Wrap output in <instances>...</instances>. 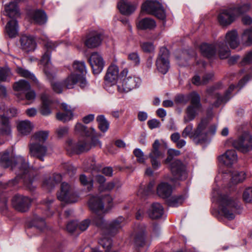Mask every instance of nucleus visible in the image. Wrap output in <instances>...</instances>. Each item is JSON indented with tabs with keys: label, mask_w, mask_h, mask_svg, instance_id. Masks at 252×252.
Returning <instances> with one entry per match:
<instances>
[{
	"label": "nucleus",
	"mask_w": 252,
	"mask_h": 252,
	"mask_svg": "<svg viewBox=\"0 0 252 252\" xmlns=\"http://www.w3.org/2000/svg\"><path fill=\"white\" fill-rule=\"evenodd\" d=\"M33 128V124L29 121H21L17 126L19 132L23 135H28L31 133Z\"/></svg>",
	"instance_id": "72a5a7b5"
},
{
	"label": "nucleus",
	"mask_w": 252,
	"mask_h": 252,
	"mask_svg": "<svg viewBox=\"0 0 252 252\" xmlns=\"http://www.w3.org/2000/svg\"><path fill=\"white\" fill-rule=\"evenodd\" d=\"M15 95L19 100L26 99L28 101L26 103L27 104H30L32 103L36 97V94L34 91L31 89L23 94L16 93Z\"/></svg>",
	"instance_id": "e433bc0d"
},
{
	"label": "nucleus",
	"mask_w": 252,
	"mask_h": 252,
	"mask_svg": "<svg viewBox=\"0 0 252 252\" xmlns=\"http://www.w3.org/2000/svg\"><path fill=\"white\" fill-rule=\"evenodd\" d=\"M75 129L76 131L87 137L93 136L95 133V129L93 127L87 128V126L79 123H77L75 125Z\"/></svg>",
	"instance_id": "a19ab883"
},
{
	"label": "nucleus",
	"mask_w": 252,
	"mask_h": 252,
	"mask_svg": "<svg viewBox=\"0 0 252 252\" xmlns=\"http://www.w3.org/2000/svg\"><path fill=\"white\" fill-rule=\"evenodd\" d=\"M243 44L246 46L252 45V29L245 30L241 36Z\"/></svg>",
	"instance_id": "49530a36"
},
{
	"label": "nucleus",
	"mask_w": 252,
	"mask_h": 252,
	"mask_svg": "<svg viewBox=\"0 0 252 252\" xmlns=\"http://www.w3.org/2000/svg\"><path fill=\"white\" fill-rule=\"evenodd\" d=\"M57 197L60 201L73 203L77 201L79 196L74 192L73 186L63 182L62 184L61 191L58 194Z\"/></svg>",
	"instance_id": "ddd939ff"
},
{
	"label": "nucleus",
	"mask_w": 252,
	"mask_h": 252,
	"mask_svg": "<svg viewBox=\"0 0 252 252\" xmlns=\"http://www.w3.org/2000/svg\"><path fill=\"white\" fill-rule=\"evenodd\" d=\"M44 220V217H41L36 215L33 220L34 227L39 229L40 230H43V229L45 227V222Z\"/></svg>",
	"instance_id": "5fc2aeb1"
},
{
	"label": "nucleus",
	"mask_w": 252,
	"mask_h": 252,
	"mask_svg": "<svg viewBox=\"0 0 252 252\" xmlns=\"http://www.w3.org/2000/svg\"><path fill=\"white\" fill-rule=\"evenodd\" d=\"M89 63L94 74L101 72L104 65V62L101 56L97 53H93L89 58Z\"/></svg>",
	"instance_id": "4be33fe9"
},
{
	"label": "nucleus",
	"mask_w": 252,
	"mask_h": 252,
	"mask_svg": "<svg viewBox=\"0 0 252 252\" xmlns=\"http://www.w3.org/2000/svg\"><path fill=\"white\" fill-rule=\"evenodd\" d=\"M155 185V181H152L149 183L146 188L143 187H141L138 191L137 195L141 198H145V197L152 194Z\"/></svg>",
	"instance_id": "79ce46f5"
},
{
	"label": "nucleus",
	"mask_w": 252,
	"mask_h": 252,
	"mask_svg": "<svg viewBox=\"0 0 252 252\" xmlns=\"http://www.w3.org/2000/svg\"><path fill=\"white\" fill-rule=\"evenodd\" d=\"M62 180V176L60 174H54L52 176L44 178L42 187L46 189L51 190L58 184Z\"/></svg>",
	"instance_id": "cd10ccee"
},
{
	"label": "nucleus",
	"mask_w": 252,
	"mask_h": 252,
	"mask_svg": "<svg viewBox=\"0 0 252 252\" xmlns=\"http://www.w3.org/2000/svg\"><path fill=\"white\" fill-rule=\"evenodd\" d=\"M246 178V173L243 171H235L231 174V182L233 184L242 182L245 180Z\"/></svg>",
	"instance_id": "de8ad7c7"
},
{
	"label": "nucleus",
	"mask_w": 252,
	"mask_h": 252,
	"mask_svg": "<svg viewBox=\"0 0 252 252\" xmlns=\"http://www.w3.org/2000/svg\"><path fill=\"white\" fill-rule=\"evenodd\" d=\"M31 201V199L28 197L17 195L14 197L12 205L17 210L26 212L29 209Z\"/></svg>",
	"instance_id": "412c9836"
},
{
	"label": "nucleus",
	"mask_w": 252,
	"mask_h": 252,
	"mask_svg": "<svg viewBox=\"0 0 252 252\" xmlns=\"http://www.w3.org/2000/svg\"><path fill=\"white\" fill-rule=\"evenodd\" d=\"M216 129V126L210 125L209 119L203 118L194 131H192L193 125H188L183 130L182 135L184 138L189 136L196 145L203 144L209 141L210 135H214Z\"/></svg>",
	"instance_id": "7ed1b4c3"
},
{
	"label": "nucleus",
	"mask_w": 252,
	"mask_h": 252,
	"mask_svg": "<svg viewBox=\"0 0 252 252\" xmlns=\"http://www.w3.org/2000/svg\"><path fill=\"white\" fill-rule=\"evenodd\" d=\"M65 148L68 154H80L87 152L92 148L90 142L87 138L79 140L77 142L71 139H68L65 144Z\"/></svg>",
	"instance_id": "9b49d317"
},
{
	"label": "nucleus",
	"mask_w": 252,
	"mask_h": 252,
	"mask_svg": "<svg viewBox=\"0 0 252 252\" xmlns=\"http://www.w3.org/2000/svg\"><path fill=\"white\" fill-rule=\"evenodd\" d=\"M79 179L82 185L87 186L89 191L92 189L94 185V181L92 179H88L84 174H82L80 176Z\"/></svg>",
	"instance_id": "864d4df0"
},
{
	"label": "nucleus",
	"mask_w": 252,
	"mask_h": 252,
	"mask_svg": "<svg viewBox=\"0 0 252 252\" xmlns=\"http://www.w3.org/2000/svg\"><path fill=\"white\" fill-rule=\"evenodd\" d=\"M133 154L136 158L137 162L140 163H143L145 161V158L142 150L139 148H136L133 151Z\"/></svg>",
	"instance_id": "bf43d9fd"
},
{
	"label": "nucleus",
	"mask_w": 252,
	"mask_h": 252,
	"mask_svg": "<svg viewBox=\"0 0 252 252\" xmlns=\"http://www.w3.org/2000/svg\"><path fill=\"white\" fill-rule=\"evenodd\" d=\"M41 105L39 108V112L43 116H48L52 113L51 104L53 101L49 96L44 93L41 94Z\"/></svg>",
	"instance_id": "a878e982"
},
{
	"label": "nucleus",
	"mask_w": 252,
	"mask_h": 252,
	"mask_svg": "<svg viewBox=\"0 0 252 252\" xmlns=\"http://www.w3.org/2000/svg\"><path fill=\"white\" fill-rule=\"evenodd\" d=\"M68 128L67 126L59 127L56 130V133L59 138H62L67 134Z\"/></svg>",
	"instance_id": "338daca9"
},
{
	"label": "nucleus",
	"mask_w": 252,
	"mask_h": 252,
	"mask_svg": "<svg viewBox=\"0 0 252 252\" xmlns=\"http://www.w3.org/2000/svg\"><path fill=\"white\" fill-rule=\"evenodd\" d=\"M98 122V127L102 132H106L109 126L108 122L106 120L103 115H99L96 118Z\"/></svg>",
	"instance_id": "09e8293b"
},
{
	"label": "nucleus",
	"mask_w": 252,
	"mask_h": 252,
	"mask_svg": "<svg viewBox=\"0 0 252 252\" xmlns=\"http://www.w3.org/2000/svg\"><path fill=\"white\" fill-rule=\"evenodd\" d=\"M141 83V79L135 76H126L122 81L121 85L117 86L118 91L120 93H127L138 87Z\"/></svg>",
	"instance_id": "f3484780"
},
{
	"label": "nucleus",
	"mask_w": 252,
	"mask_h": 252,
	"mask_svg": "<svg viewBox=\"0 0 252 252\" xmlns=\"http://www.w3.org/2000/svg\"><path fill=\"white\" fill-rule=\"evenodd\" d=\"M11 133V127L7 117L0 115V134L9 135Z\"/></svg>",
	"instance_id": "58836bf2"
},
{
	"label": "nucleus",
	"mask_w": 252,
	"mask_h": 252,
	"mask_svg": "<svg viewBox=\"0 0 252 252\" xmlns=\"http://www.w3.org/2000/svg\"><path fill=\"white\" fill-rule=\"evenodd\" d=\"M101 40V35L100 33H94L88 37L85 44L89 48H95L100 44Z\"/></svg>",
	"instance_id": "7c9ffc66"
},
{
	"label": "nucleus",
	"mask_w": 252,
	"mask_h": 252,
	"mask_svg": "<svg viewBox=\"0 0 252 252\" xmlns=\"http://www.w3.org/2000/svg\"><path fill=\"white\" fill-rule=\"evenodd\" d=\"M10 74V70L8 67L0 69V82L5 81Z\"/></svg>",
	"instance_id": "e2e57ef3"
},
{
	"label": "nucleus",
	"mask_w": 252,
	"mask_h": 252,
	"mask_svg": "<svg viewBox=\"0 0 252 252\" xmlns=\"http://www.w3.org/2000/svg\"><path fill=\"white\" fill-rule=\"evenodd\" d=\"M29 154L31 157L36 158L41 161L47 155V148L42 144L34 142H30L29 144Z\"/></svg>",
	"instance_id": "aec40b11"
},
{
	"label": "nucleus",
	"mask_w": 252,
	"mask_h": 252,
	"mask_svg": "<svg viewBox=\"0 0 252 252\" xmlns=\"http://www.w3.org/2000/svg\"><path fill=\"white\" fill-rule=\"evenodd\" d=\"M251 63H252V50L246 53L241 62L242 65Z\"/></svg>",
	"instance_id": "680f3d73"
},
{
	"label": "nucleus",
	"mask_w": 252,
	"mask_h": 252,
	"mask_svg": "<svg viewBox=\"0 0 252 252\" xmlns=\"http://www.w3.org/2000/svg\"><path fill=\"white\" fill-rule=\"evenodd\" d=\"M0 164L4 168L11 167V169L14 170L17 175L16 178L8 182V186L11 187L16 185L19 182L18 178L20 177L24 178V184L30 190L33 189L34 187L32 185V181L28 175L29 166L23 157L17 156L14 162H12L9 159L8 153H5L1 157Z\"/></svg>",
	"instance_id": "f03ea898"
},
{
	"label": "nucleus",
	"mask_w": 252,
	"mask_h": 252,
	"mask_svg": "<svg viewBox=\"0 0 252 252\" xmlns=\"http://www.w3.org/2000/svg\"><path fill=\"white\" fill-rule=\"evenodd\" d=\"M122 186V183L118 179H115L113 180L107 182L104 185L99 186L98 190L100 191H111L114 188L120 189Z\"/></svg>",
	"instance_id": "f704fd0d"
},
{
	"label": "nucleus",
	"mask_w": 252,
	"mask_h": 252,
	"mask_svg": "<svg viewBox=\"0 0 252 252\" xmlns=\"http://www.w3.org/2000/svg\"><path fill=\"white\" fill-rule=\"evenodd\" d=\"M170 170L173 176L171 181L184 180L187 177L185 167L183 163L179 160L174 159L170 164Z\"/></svg>",
	"instance_id": "6ab92c4d"
},
{
	"label": "nucleus",
	"mask_w": 252,
	"mask_h": 252,
	"mask_svg": "<svg viewBox=\"0 0 252 252\" xmlns=\"http://www.w3.org/2000/svg\"><path fill=\"white\" fill-rule=\"evenodd\" d=\"M77 83H79L81 88H85L87 85L85 77L72 73L63 81L64 87L68 89H73Z\"/></svg>",
	"instance_id": "a211bd4d"
},
{
	"label": "nucleus",
	"mask_w": 252,
	"mask_h": 252,
	"mask_svg": "<svg viewBox=\"0 0 252 252\" xmlns=\"http://www.w3.org/2000/svg\"><path fill=\"white\" fill-rule=\"evenodd\" d=\"M147 124L151 129H154L157 127H159L160 126V122L158 120L155 119L149 120L147 122Z\"/></svg>",
	"instance_id": "774afa93"
},
{
	"label": "nucleus",
	"mask_w": 252,
	"mask_h": 252,
	"mask_svg": "<svg viewBox=\"0 0 252 252\" xmlns=\"http://www.w3.org/2000/svg\"><path fill=\"white\" fill-rule=\"evenodd\" d=\"M169 57V51L164 47H161L157 60L156 66L158 70L163 74H165L170 68Z\"/></svg>",
	"instance_id": "dca6fc26"
},
{
	"label": "nucleus",
	"mask_w": 252,
	"mask_h": 252,
	"mask_svg": "<svg viewBox=\"0 0 252 252\" xmlns=\"http://www.w3.org/2000/svg\"><path fill=\"white\" fill-rule=\"evenodd\" d=\"M160 143L158 140H156L152 146V149L149 154V158L160 157L162 156V153L159 151Z\"/></svg>",
	"instance_id": "8fccbe9b"
},
{
	"label": "nucleus",
	"mask_w": 252,
	"mask_h": 252,
	"mask_svg": "<svg viewBox=\"0 0 252 252\" xmlns=\"http://www.w3.org/2000/svg\"><path fill=\"white\" fill-rule=\"evenodd\" d=\"M232 144L235 148L243 153H247L252 150V136L249 132H244Z\"/></svg>",
	"instance_id": "4468645a"
},
{
	"label": "nucleus",
	"mask_w": 252,
	"mask_h": 252,
	"mask_svg": "<svg viewBox=\"0 0 252 252\" xmlns=\"http://www.w3.org/2000/svg\"><path fill=\"white\" fill-rule=\"evenodd\" d=\"M16 70L17 72L21 76L31 79L37 85V87H41L35 76L28 70L24 69L21 67H18L17 68Z\"/></svg>",
	"instance_id": "a18cd8bd"
},
{
	"label": "nucleus",
	"mask_w": 252,
	"mask_h": 252,
	"mask_svg": "<svg viewBox=\"0 0 252 252\" xmlns=\"http://www.w3.org/2000/svg\"><path fill=\"white\" fill-rule=\"evenodd\" d=\"M221 86V84L218 83L208 88L206 90L207 97L208 98L212 97L216 99L214 103L215 107H219L221 103L227 102L231 97L232 95L231 94L235 88L234 85H231L225 92L224 95L222 96L218 92V90H219Z\"/></svg>",
	"instance_id": "9d476101"
},
{
	"label": "nucleus",
	"mask_w": 252,
	"mask_h": 252,
	"mask_svg": "<svg viewBox=\"0 0 252 252\" xmlns=\"http://www.w3.org/2000/svg\"><path fill=\"white\" fill-rule=\"evenodd\" d=\"M145 231L144 226L138 225L131 234V236L133 239L136 246L138 248L146 247L147 249L151 245V241L145 238Z\"/></svg>",
	"instance_id": "2eb2a0df"
},
{
	"label": "nucleus",
	"mask_w": 252,
	"mask_h": 252,
	"mask_svg": "<svg viewBox=\"0 0 252 252\" xmlns=\"http://www.w3.org/2000/svg\"><path fill=\"white\" fill-rule=\"evenodd\" d=\"M172 191L171 186L165 182L160 183L157 189L158 194L163 198L168 197L171 195Z\"/></svg>",
	"instance_id": "2f4dec72"
},
{
	"label": "nucleus",
	"mask_w": 252,
	"mask_h": 252,
	"mask_svg": "<svg viewBox=\"0 0 252 252\" xmlns=\"http://www.w3.org/2000/svg\"><path fill=\"white\" fill-rule=\"evenodd\" d=\"M168 157L165 160L166 164H169L172 160L174 156H179L180 154V152L178 150L174 149H169L168 151Z\"/></svg>",
	"instance_id": "052dcab7"
},
{
	"label": "nucleus",
	"mask_w": 252,
	"mask_h": 252,
	"mask_svg": "<svg viewBox=\"0 0 252 252\" xmlns=\"http://www.w3.org/2000/svg\"><path fill=\"white\" fill-rule=\"evenodd\" d=\"M49 136L48 130H40L35 132L31 137L30 142H34L40 144L45 142Z\"/></svg>",
	"instance_id": "c9c22d12"
},
{
	"label": "nucleus",
	"mask_w": 252,
	"mask_h": 252,
	"mask_svg": "<svg viewBox=\"0 0 252 252\" xmlns=\"http://www.w3.org/2000/svg\"><path fill=\"white\" fill-rule=\"evenodd\" d=\"M5 14L9 17L12 18L7 24L5 27V31L8 36L13 38L18 34V24L17 21L13 18H16L20 15L19 10L16 2H11L8 5L5 7Z\"/></svg>",
	"instance_id": "1a4fd4ad"
},
{
	"label": "nucleus",
	"mask_w": 252,
	"mask_h": 252,
	"mask_svg": "<svg viewBox=\"0 0 252 252\" xmlns=\"http://www.w3.org/2000/svg\"><path fill=\"white\" fill-rule=\"evenodd\" d=\"M29 16L35 23L38 25H43L46 23L47 17L45 12L41 10H33L29 13Z\"/></svg>",
	"instance_id": "c85d7f7f"
},
{
	"label": "nucleus",
	"mask_w": 252,
	"mask_h": 252,
	"mask_svg": "<svg viewBox=\"0 0 252 252\" xmlns=\"http://www.w3.org/2000/svg\"><path fill=\"white\" fill-rule=\"evenodd\" d=\"M156 26L155 21L148 18H144L138 22L137 27L140 30L152 29Z\"/></svg>",
	"instance_id": "ea45409f"
},
{
	"label": "nucleus",
	"mask_w": 252,
	"mask_h": 252,
	"mask_svg": "<svg viewBox=\"0 0 252 252\" xmlns=\"http://www.w3.org/2000/svg\"><path fill=\"white\" fill-rule=\"evenodd\" d=\"M220 163L227 166L230 167L237 160V155L234 150H227L226 152L220 156L218 158Z\"/></svg>",
	"instance_id": "5701e85b"
},
{
	"label": "nucleus",
	"mask_w": 252,
	"mask_h": 252,
	"mask_svg": "<svg viewBox=\"0 0 252 252\" xmlns=\"http://www.w3.org/2000/svg\"><path fill=\"white\" fill-rule=\"evenodd\" d=\"M73 117V113L67 112H58L56 114V118L63 123L67 122L71 120Z\"/></svg>",
	"instance_id": "3c124183"
},
{
	"label": "nucleus",
	"mask_w": 252,
	"mask_h": 252,
	"mask_svg": "<svg viewBox=\"0 0 252 252\" xmlns=\"http://www.w3.org/2000/svg\"><path fill=\"white\" fill-rule=\"evenodd\" d=\"M184 198L182 196H173L168 200V204L171 207H177L182 204L183 202Z\"/></svg>",
	"instance_id": "603ef678"
},
{
	"label": "nucleus",
	"mask_w": 252,
	"mask_h": 252,
	"mask_svg": "<svg viewBox=\"0 0 252 252\" xmlns=\"http://www.w3.org/2000/svg\"><path fill=\"white\" fill-rule=\"evenodd\" d=\"M163 213V207L158 203H154L148 211L149 217L153 219L160 218Z\"/></svg>",
	"instance_id": "473e14b6"
},
{
	"label": "nucleus",
	"mask_w": 252,
	"mask_h": 252,
	"mask_svg": "<svg viewBox=\"0 0 252 252\" xmlns=\"http://www.w3.org/2000/svg\"><path fill=\"white\" fill-rule=\"evenodd\" d=\"M202 55L208 59H212L218 54L220 59L227 58L230 55V51L223 42L218 41L214 44L203 43L200 46Z\"/></svg>",
	"instance_id": "0eeeda50"
},
{
	"label": "nucleus",
	"mask_w": 252,
	"mask_h": 252,
	"mask_svg": "<svg viewBox=\"0 0 252 252\" xmlns=\"http://www.w3.org/2000/svg\"><path fill=\"white\" fill-rule=\"evenodd\" d=\"M85 166L87 169L91 170L93 172H98L101 169V166L99 164H96L94 157L88 158L85 163Z\"/></svg>",
	"instance_id": "37998d69"
},
{
	"label": "nucleus",
	"mask_w": 252,
	"mask_h": 252,
	"mask_svg": "<svg viewBox=\"0 0 252 252\" xmlns=\"http://www.w3.org/2000/svg\"><path fill=\"white\" fill-rule=\"evenodd\" d=\"M72 67L73 71L77 73L76 74L85 77L86 73V68L84 62L74 61L72 64Z\"/></svg>",
	"instance_id": "c03bdc74"
},
{
	"label": "nucleus",
	"mask_w": 252,
	"mask_h": 252,
	"mask_svg": "<svg viewBox=\"0 0 252 252\" xmlns=\"http://www.w3.org/2000/svg\"><path fill=\"white\" fill-rule=\"evenodd\" d=\"M188 98L190 104L185 109L184 122L186 124L193 120L202 110V104L200 97L196 92H192L189 94Z\"/></svg>",
	"instance_id": "6e6552de"
},
{
	"label": "nucleus",
	"mask_w": 252,
	"mask_h": 252,
	"mask_svg": "<svg viewBox=\"0 0 252 252\" xmlns=\"http://www.w3.org/2000/svg\"><path fill=\"white\" fill-rule=\"evenodd\" d=\"M99 243L103 249H105V252H108L112 245V241L109 238L103 237L99 240Z\"/></svg>",
	"instance_id": "6e6d98bb"
},
{
	"label": "nucleus",
	"mask_w": 252,
	"mask_h": 252,
	"mask_svg": "<svg viewBox=\"0 0 252 252\" xmlns=\"http://www.w3.org/2000/svg\"><path fill=\"white\" fill-rule=\"evenodd\" d=\"M118 67L115 64H111L108 67L105 77L106 84L110 86L115 85L118 80Z\"/></svg>",
	"instance_id": "b1692460"
},
{
	"label": "nucleus",
	"mask_w": 252,
	"mask_h": 252,
	"mask_svg": "<svg viewBox=\"0 0 252 252\" xmlns=\"http://www.w3.org/2000/svg\"><path fill=\"white\" fill-rule=\"evenodd\" d=\"M250 8L248 4L241 6H231L222 9L218 15V21L220 25L227 26L233 22L241 14L247 12Z\"/></svg>",
	"instance_id": "423d86ee"
},
{
	"label": "nucleus",
	"mask_w": 252,
	"mask_h": 252,
	"mask_svg": "<svg viewBox=\"0 0 252 252\" xmlns=\"http://www.w3.org/2000/svg\"><path fill=\"white\" fill-rule=\"evenodd\" d=\"M243 200L247 203H252V187L245 189L243 194Z\"/></svg>",
	"instance_id": "13d9d810"
},
{
	"label": "nucleus",
	"mask_w": 252,
	"mask_h": 252,
	"mask_svg": "<svg viewBox=\"0 0 252 252\" xmlns=\"http://www.w3.org/2000/svg\"><path fill=\"white\" fill-rule=\"evenodd\" d=\"M220 41L223 42L228 48L227 44L229 45L231 48L235 49L240 43L237 32L236 30H231L228 32L226 33L225 40Z\"/></svg>",
	"instance_id": "393cba45"
},
{
	"label": "nucleus",
	"mask_w": 252,
	"mask_h": 252,
	"mask_svg": "<svg viewBox=\"0 0 252 252\" xmlns=\"http://www.w3.org/2000/svg\"><path fill=\"white\" fill-rule=\"evenodd\" d=\"M13 89L17 93L23 94L31 89L29 83L25 80H20L15 82L13 86Z\"/></svg>",
	"instance_id": "4c0bfd02"
},
{
	"label": "nucleus",
	"mask_w": 252,
	"mask_h": 252,
	"mask_svg": "<svg viewBox=\"0 0 252 252\" xmlns=\"http://www.w3.org/2000/svg\"><path fill=\"white\" fill-rule=\"evenodd\" d=\"M88 205L90 209L95 213L92 220L95 225L102 229L106 227L108 233L112 235L116 234L122 229L125 223V219L123 217L114 219L107 224L105 223L103 217L98 214L99 213H106L113 207V198L109 194L92 197L88 202Z\"/></svg>",
	"instance_id": "f257e3e1"
},
{
	"label": "nucleus",
	"mask_w": 252,
	"mask_h": 252,
	"mask_svg": "<svg viewBox=\"0 0 252 252\" xmlns=\"http://www.w3.org/2000/svg\"><path fill=\"white\" fill-rule=\"evenodd\" d=\"M120 12L125 15H130L133 13L137 8V5L132 3L127 0H121L117 5Z\"/></svg>",
	"instance_id": "bb28decb"
},
{
	"label": "nucleus",
	"mask_w": 252,
	"mask_h": 252,
	"mask_svg": "<svg viewBox=\"0 0 252 252\" xmlns=\"http://www.w3.org/2000/svg\"><path fill=\"white\" fill-rule=\"evenodd\" d=\"M78 223L76 221H72L68 222L66 225V230L70 233H73L77 229Z\"/></svg>",
	"instance_id": "69168bd1"
},
{
	"label": "nucleus",
	"mask_w": 252,
	"mask_h": 252,
	"mask_svg": "<svg viewBox=\"0 0 252 252\" xmlns=\"http://www.w3.org/2000/svg\"><path fill=\"white\" fill-rule=\"evenodd\" d=\"M53 200L52 199H48L46 200L43 201V208L46 209V210L43 212V214L47 217L52 216L53 213L49 210V205L53 202Z\"/></svg>",
	"instance_id": "4d7b16f0"
},
{
	"label": "nucleus",
	"mask_w": 252,
	"mask_h": 252,
	"mask_svg": "<svg viewBox=\"0 0 252 252\" xmlns=\"http://www.w3.org/2000/svg\"><path fill=\"white\" fill-rule=\"evenodd\" d=\"M144 12L153 14L158 19L164 20L166 17L165 12L161 4L157 0H147L141 6V13Z\"/></svg>",
	"instance_id": "f8f14e48"
},
{
	"label": "nucleus",
	"mask_w": 252,
	"mask_h": 252,
	"mask_svg": "<svg viewBox=\"0 0 252 252\" xmlns=\"http://www.w3.org/2000/svg\"><path fill=\"white\" fill-rule=\"evenodd\" d=\"M20 41L22 48L27 52L33 51L35 48V42L31 36L23 35L21 37Z\"/></svg>",
	"instance_id": "c756f323"
},
{
	"label": "nucleus",
	"mask_w": 252,
	"mask_h": 252,
	"mask_svg": "<svg viewBox=\"0 0 252 252\" xmlns=\"http://www.w3.org/2000/svg\"><path fill=\"white\" fill-rule=\"evenodd\" d=\"M44 50H46L40 60V63L44 66L43 70L47 78L51 82V85L53 91L57 93H61L64 87L63 82H53L55 78L57 70L51 63L50 56L52 50H54L57 44L56 42L47 40L44 43Z\"/></svg>",
	"instance_id": "20e7f679"
},
{
	"label": "nucleus",
	"mask_w": 252,
	"mask_h": 252,
	"mask_svg": "<svg viewBox=\"0 0 252 252\" xmlns=\"http://www.w3.org/2000/svg\"><path fill=\"white\" fill-rule=\"evenodd\" d=\"M141 46L145 52L151 53L154 50V46L151 42H144L141 44Z\"/></svg>",
	"instance_id": "0e129e2a"
},
{
	"label": "nucleus",
	"mask_w": 252,
	"mask_h": 252,
	"mask_svg": "<svg viewBox=\"0 0 252 252\" xmlns=\"http://www.w3.org/2000/svg\"><path fill=\"white\" fill-rule=\"evenodd\" d=\"M212 196L219 203L220 212L227 219L233 220L236 215L241 212V207L238 200L227 195H222L215 189H213Z\"/></svg>",
	"instance_id": "39448f33"
}]
</instances>
